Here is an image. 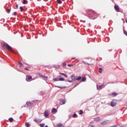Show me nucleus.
Instances as JSON below:
<instances>
[{"label":"nucleus","mask_w":127,"mask_h":127,"mask_svg":"<svg viewBox=\"0 0 127 127\" xmlns=\"http://www.w3.org/2000/svg\"><path fill=\"white\" fill-rule=\"evenodd\" d=\"M94 13H95V12H93V11L89 12V16L90 17L92 16H93Z\"/></svg>","instance_id":"obj_8"},{"label":"nucleus","mask_w":127,"mask_h":127,"mask_svg":"<svg viewBox=\"0 0 127 127\" xmlns=\"http://www.w3.org/2000/svg\"><path fill=\"white\" fill-rule=\"evenodd\" d=\"M77 76H75V74H72L71 76V80H68V82L69 83H72L74 82V81H76Z\"/></svg>","instance_id":"obj_2"},{"label":"nucleus","mask_w":127,"mask_h":127,"mask_svg":"<svg viewBox=\"0 0 127 127\" xmlns=\"http://www.w3.org/2000/svg\"><path fill=\"white\" fill-rule=\"evenodd\" d=\"M103 70V69L102 68H100L99 69V73H102V70Z\"/></svg>","instance_id":"obj_25"},{"label":"nucleus","mask_w":127,"mask_h":127,"mask_svg":"<svg viewBox=\"0 0 127 127\" xmlns=\"http://www.w3.org/2000/svg\"><path fill=\"white\" fill-rule=\"evenodd\" d=\"M108 124V122L107 121H104L103 122L101 123V125L102 126H105V125H107Z\"/></svg>","instance_id":"obj_12"},{"label":"nucleus","mask_w":127,"mask_h":127,"mask_svg":"<svg viewBox=\"0 0 127 127\" xmlns=\"http://www.w3.org/2000/svg\"><path fill=\"white\" fill-rule=\"evenodd\" d=\"M44 126H45V124H41L40 125V127H44Z\"/></svg>","instance_id":"obj_29"},{"label":"nucleus","mask_w":127,"mask_h":127,"mask_svg":"<svg viewBox=\"0 0 127 127\" xmlns=\"http://www.w3.org/2000/svg\"><path fill=\"white\" fill-rule=\"evenodd\" d=\"M13 14H14V15H16V12H14Z\"/></svg>","instance_id":"obj_35"},{"label":"nucleus","mask_w":127,"mask_h":127,"mask_svg":"<svg viewBox=\"0 0 127 127\" xmlns=\"http://www.w3.org/2000/svg\"><path fill=\"white\" fill-rule=\"evenodd\" d=\"M103 88H104V85H99V89H103Z\"/></svg>","instance_id":"obj_26"},{"label":"nucleus","mask_w":127,"mask_h":127,"mask_svg":"<svg viewBox=\"0 0 127 127\" xmlns=\"http://www.w3.org/2000/svg\"><path fill=\"white\" fill-rule=\"evenodd\" d=\"M57 127H64L63 124H59L57 125Z\"/></svg>","instance_id":"obj_14"},{"label":"nucleus","mask_w":127,"mask_h":127,"mask_svg":"<svg viewBox=\"0 0 127 127\" xmlns=\"http://www.w3.org/2000/svg\"><path fill=\"white\" fill-rule=\"evenodd\" d=\"M110 96H112V97H116L118 95V93H116V92H113L110 93Z\"/></svg>","instance_id":"obj_6"},{"label":"nucleus","mask_w":127,"mask_h":127,"mask_svg":"<svg viewBox=\"0 0 127 127\" xmlns=\"http://www.w3.org/2000/svg\"><path fill=\"white\" fill-rule=\"evenodd\" d=\"M53 81H54L55 82H57V81H59V79H58V77L54 78L53 79Z\"/></svg>","instance_id":"obj_16"},{"label":"nucleus","mask_w":127,"mask_h":127,"mask_svg":"<svg viewBox=\"0 0 127 127\" xmlns=\"http://www.w3.org/2000/svg\"><path fill=\"white\" fill-rule=\"evenodd\" d=\"M126 22L127 23V20H126Z\"/></svg>","instance_id":"obj_44"},{"label":"nucleus","mask_w":127,"mask_h":127,"mask_svg":"<svg viewBox=\"0 0 127 127\" xmlns=\"http://www.w3.org/2000/svg\"><path fill=\"white\" fill-rule=\"evenodd\" d=\"M89 127H95V126H94L93 125H90V126H89Z\"/></svg>","instance_id":"obj_36"},{"label":"nucleus","mask_w":127,"mask_h":127,"mask_svg":"<svg viewBox=\"0 0 127 127\" xmlns=\"http://www.w3.org/2000/svg\"><path fill=\"white\" fill-rule=\"evenodd\" d=\"M20 10L21 12L23 11V10H24V9H23V7L22 6L20 7Z\"/></svg>","instance_id":"obj_22"},{"label":"nucleus","mask_w":127,"mask_h":127,"mask_svg":"<svg viewBox=\"0 0 127 127\" xmlns=\"http://www.w3.org/2000/svg\"><path fill=\"white\" fill-rule=\"evenodd\" d=\"M60 102L62 103V105H64V104H65L66 102L65 101V100H63V99H60Z\"/></svg>","instance_id":"obj_9"},{"label":"nucleus","mask_w":127,"mask_h":127,"mask_svg":"<svg viewBox=\"0 0 127 127\" xmlns=\"http://www.w3.org/2000/svg\"><path fill=\"white\" fill-rule=\"evenodd\" d=\"M42 77H43V78H44V79H45L46 80H47L48 79V77L47 76H42Z\"/></svg>","instance_id":"obj_31"},{"label":"nucleus","mask_w":127,"mask_h":127,"mask_svg":"<svg viewBox=\"0 0 127 127\" xmlns=\"http://www.w3.org/2000/svg\"><path fill=\"white\" fill-rule=\"evenodd\" d=\"M15 6H16V7H18V4H16Z\"/></svg>","instance_id":"obj_40"},{"label":"nucleus","mask_w":127,"mask_h":127,"mask_svg":"<svg viewBox=\"0 0 127 127\" xmlns=\"http://www.w3.org/2000/svg\"><path fill=\"white\" fill-rule=\"evenodd\" d=\"M9 121L10 123H12V122H13V118H9Z\"/></svg>","instance_id":"obj_20"},{"label":"nucleus","mask_w":127,"mask_h":127,"mask_svg":"<svg viewBox=\"0 0 127 127\" xmlns=\"http://www.w3.org/2000/svg\"><path fill=\"white\" fill-rule=\"evenodd\" d=\"M124 34H125V35H126L127 36V32L126 31H124Z\"/></svg>","instance_id":"obj_33"},{"label":"nucleus","mask_w":127,"mask_h":127,"mask_svg":"<svg viewBox=\"0 0 127 127\" xmlns=\"http://www.w3.org/2000/svg\"><path fill=\"white\" fill-rule=\"evenodd\" d=\"M110 106H111V107H116V106H117V100H113L111 101Z\"/></svg>","instance_id":"obj_3"},{"label":"nucleus","mask_w":127,"mask_h":127,"mask_svg":"<svg viewBox=\"0 0 127 127\" xmlns=\"http://www.w3.org/2000/svg\"><path fill=\"white\" fill-rule=\"evenodd\" d=\"M60 74L61 75H63V76H64V77H65V78H67L68 77L66 74H65V73L60 72Z\"/></svg>","instance_id":"obj_15"},{"label":"nucleus","mask_w":127,"mask_h":127,"mask_svg":"<svg viewBox=\"0 0 127 127\" xmlns=\"http://www.w3.org/2000/svg\"><path fill=\"white\" fill-rule=\"evenodd\" d=\"M63 67H64V68H65V67H66V62H64L63 63Z\"/></svg>","instance_id":"obj_17"},{"label":"nucleus","mask_w":127,"mask_h":127,"mask_svg":"<svg viewBox=\"0 0 127 127\" xmlns=\"http://www.w3.org/2000/svg\"><path fill=\"white\" fill-rule=\"evenodd\" d=\"M6 10L7 13H9L10 12V9H6Z\"/></svg>","instance_id":"obj_28"},{"label":"nucleus","mask_w":127,"mask_h":127,"mask_svg":"<svg viewBox=\"0 0 127 127\" xmlns=\"http://www.w3.org/2000/svg\"><path fill=\"white\" fill-rule=\"evenodd\" d=\"M32 106V104L31 102H27L26 105H25V107H31Z\"/></svg>","instance_id":"obj_7"},{"label":"nucleus","mask_w":127,"mask_h":127,"mask_svg":"<svg viewBox=\"0 0 127 127\" xmlns=\"http://www.w3.org/2000/svg\"><path fill=\"white\" fill-rule=\"evenodd\" d=\"M58 3H59L60 4L62 3V1L61 0H58Z\"/></svg>","instance_id":"obj_24"},{"label":"nucleus","mask_w":127,"mask_h":127,"mask_svg":"<svg viewBox=\"0 0 127 127\" xmlns=\"http://www.w3.org/2000/svg\"><path fill=\"white\" fill-rule=\"evenodd\" d=\"M75 58H71V60H75Z\"/></svg>","instance_id":"obj_38"},{"label":"nucleus","mask_w":127,"mask_h":127,"mask_svg":"<svg viewBox=\"0 0 127 127\" xmlns=\"http://www.w3.org/2000/svg\"><path fill=\"white\" fill-rule=\"evenodd\" d=\"M38 0V1H40V0Z\"/></svg>","instance_id":"obj_45"},{"label":"nucleus","mask_w":127,"mask_h":127,"mask_svg":"<svg viewBox=\"0 0 127 127\" xmlns=\"http://www.w3.org/2000/svg\"><path fill=\"white\" fill-rule=\"evenodd\" d=\"M45 117H48L49 116V114H48V111H46L44 112Z\"/></svg>","instance_id":"obj_10"},{"label":"nucleus","mask_w":127,"mask_h":127,"mask_svg":"<svg viewBox=\"0 0 127 127\" xmlns=\"http://www.w3.org/2000/svg\"><path fill=\"white\" fill-rule=\"evenodd\" d=\"M59 81H65V78L61 77L59 79Z\"/></svg>","instance_id":"obj_19"},{"label":"nucleus","mask_w":127,"mask_h":127,"mask_svg":"<svg viewBox=\"0 0 127 127\" xmlns=\"http://www.w3.org/2000/svg\"><path fill=\"white\" fill-rule=\"evenodd\" d=\"M26 126L27 127H29L30 126V125H29V123H26Z\"/></svg>","instance_id":"obj_27"},{"label":"nucleus","mask_w":127,"mask_h":127,"mask_svg":"<svg viewBox=\"0 0 127 127\" xmlns=\"http://www.w3.org/2000/svg\"><path fill=\"white\" fill-rule=\"evenodd\" d=\"M55 112H56V109L55 108H53L52 109V113H55Z\"/></svg>","instance_id":"obj_21"},{"label":"nucleus","mask_w":127,"mask_h":127,"mask_svg":"<svg viewBox=\"0 0 127 127\" xmlns=\"http://www.w3.org/2000/svg\"><path fill=\"white\" fill-rule=\"evenodd\" d=\"M2 47L3 49H7V50H8V51H10V52H13V50H12V48H11V47H10L9 45H8V44L6 43H4L2 45Z\"/></svg>","instance_id":"obj_1"},{"label":"nucleus","mask_w":127,"mask_h":127,"mask_svg":"<svg viewBox=\"0 0 127 127\" xmlns=\"http://www.w3.org/2000/svg\"><path fill=\"white\" fill-rule=\"evenodd\" d=\"M45 127H48V126L47 125V126H45Z\"/></svg>","instance_id":"obj_43"},{"label":"nucleus","mask_w":127,"mask_h":127,"mask_svg":"<svg viewBox=\"0 0 127 127\" xmlns=\"http://www.w3.org/2000/svg\"><path fill=\"white\" fill-rule=\"evenodd\" d=\"M72 117H73V118H77V117H78V116L77 115V114H74L72 115Z\"/></svg>","instance_id":"obj_23"},{"label":"nucleus","mask_w":127,"mask_h":127,"mask_svg":"<svg viewBox=\"0 0 127 127\" xmlns=\"http://www.w3.org/2000/svg\"><path fill=\"white\" fill-rule=\"evenodd\" d=\"M30 80H32V76L31 75H26V81L30 82Z\"/></svg>","instance_id":"obj_4"},{"label":"nucleus","mask_w":127,"mask_h":127,"mask_svg":"<svg viewBox=\"0 0 127 127\" xmlns=\"http://www.w3.org/2000/svg\"><path fill=\"white\" fill-rule=\"evenodd\" d=\"M78 85H79V83L76 84V85H75L74 87H77V86H78Z\"/></svg>","instance_id":"obj_41"},{"label":"nucleus","mask_w":127,"mask_h":127,"mask_svg":"<svg viewBox=\"0 0 127 127\" xmlns=\"http://www.w3.org/2000/svg\"><path fill=\"white\" fill-rule=\"evenodd\" d=\"M79 115H83V111L82 110L79 111Z\"/></svg>","instance_id":"obj_30"},{"label":"nucleus","mask_w":127,"mask_h":127,"mask_svg":"<svg viewBox=\"0 0 127 127\" xmlns=\"http://www.w3.org/2000/svg\"><path fill=\"white\" fill-rule=\"evenodd\" d=\"M114 8L117 12H120V7L118 5H115Z\"/></svg>","instance_id":"obj_5"},{"label":"nucleus","mask_w":127,"mask_h":127,"mask_svg":"<svg viewBox=\"0 0 127 127\" xmlns=\"http://www.w3.org/2000/svg\"><path fill=\"white\" fill-rule=\"evenodd\" d=\"M86 78L85 77H83L81 78V82H85L86 81Z\"/></svg>","instance_id":"obj_13"},{"label":"nucleus","mask_w":127,"mask_h":127,"mask_svg":"<svg viewBox=\"0 0 127 127\" xmlns=\"http://www.w3.org/2000/svg\"><path fill=\"white\" fill-rule=\"evenodd\" d=\"M89 65H93V64H88Z\"/></svg>","instance_id":"obj_42"},{"label":"nucleus","mask_w":127,"mask_h":127,"mask_svg":"<svg viewBox=\"0 0 127 127\" xmlns=\"http://www.w3.org/2000/svg\"><path fill=\"white\" fill-rule=\"evenodd\" d=\"M19 64H20V65H23V64H22L21 63H19Z\"/></svg>","instance_id":"obj_39"},{"label":"nucleus","mask_w":127,"mask_h":127,"mask_svg":"<svg viewBox=\"0 0 127 127\" xmlns=\"http://www.w3.org/2000/svg\"><path fill=\"white\" fill-rule=\"evenodd\" d=\"M81 79H82V77L78 76V77H77V76H76V80L79 81V80H81Z\"/></svg>","instance_id":"obj_18"},{"label":"nucleus","mask_w":127,"mask_h":127,"mask_svg":"<svg viewBox=\"0 0 127 127\" xmlns=\"http://www.w3.org/2000/svg\"><path fill=\"white\" fill-rule=\"evenodd\" d=\"M34 122H35V123H38V119H35L34 120Z\"/></svg>","instance_id":"obj_32"},{"label":"nucleus","mask_w":127,"mask_h":127,"mask_svg":"<svg viewBox=\"0 0 127 127\" xmlns=\"http://www.w3.org/2000/svg\"><path fill=\"white\" fill-rule=\"evenodd\" d=\"M22 3L23 4H27V3H28V1L27 0H23Z\"/></svg>","instance_id":"obj_11"},{"label":"nucleus","mask_w":127,"mask_h":127,"mask_svg":"<svg viewBox=\"0 0 127 127\" xmlns=\"http://www.w3.org/2000/svg\"><path fill=\"white\" fill-rule=\"evenodd\" d=\"M68 67H71V66H73V64H68Z\"/></svg>","instance_id":"obj_34"},{"label":"nucleus","mask_w":127,"mask_h":127,"mask_svg":"<svg viewBox=\"0 0 127 127\" xmlns=\"http://www.w3.org/2000/svg\"><path fill=\"white\" fill-rule=\"evenodd\" d=\"M25 70H26V71H28V68H25Z\"/></svg>","instance_id":"obj_37"},{"label":"nucleus","mask_w":127,"mask_h":127,"mask_svg":"<svg viewBox=\"0 0 127 127\" xmlns=\"http://www.w3.org/2000/svg\"><path fill=\"white\" fill-rule=\"evenodd\" d=\"M58 88H61V87H58Z\"/></svg>","instance_id":"obj_46"}]
</instances>
